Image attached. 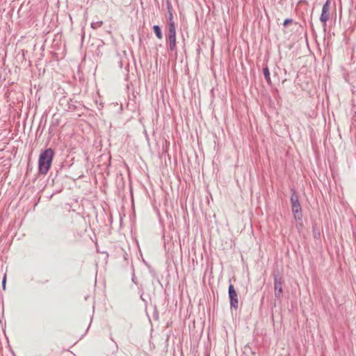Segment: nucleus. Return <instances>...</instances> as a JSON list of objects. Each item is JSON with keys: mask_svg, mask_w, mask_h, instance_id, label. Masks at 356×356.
Segmentation results:
<instances>
[{"mask_svg": "<svg viewBox=\"0 0 356 356\" xmlns=\"http://www.w3.org/2000/svg\"><path fill=\"white\" fill-rule=\"evenodd\" d=\"M176 36V28L175 24L168 25V34L167 37Z\"/></svg>", "mask_w": 356, "mask_h": 356, "instance_id": "1a4fd4ad", "label": "nucleus"}, {"mask_svg": "<svg viewBox=\"0 0 356 356\" xmlns=\"http://www.w3.org/2000/svg\"><path fill=\"white\" fill-rule=\"evenodd\" d=\"M153 31L155 33L156 38L158 39H162L163 33L161 31V29L159 25H154L152 27Z\"/></svg>", "mask_w": 356, "mask_h": 356, "instance_id": "6e6552de", "label": "nucleus"}, {"mask_svg": "<svg viewBox=\"0 0 356 356\" xmlns=\"http://www.w3.org/2000/svg\"><path fill=\"white\" fill-rule=\"evenodd\" d=\"M54 156V152L51 148L42 151L38 160V171L41 175H47L49 172Z\"/></svg>", "mask_w": 356, "mask_h": 356, "instance_id": "f257e3e1", "label": "nucleus"}, {"mask_svg": "<svg viewBox=\"0 0 356 356\" xmlns=\"http://www.w3.org/2000/svg\"><path fill=\"white\" fill-rule=\"evenodd\" d=\"M275 297L277 300H281L283 293V280L282 276L277 274H273Z\"/></svg>", "mask_w": 356, "mask_h": 356, "instance_id": "7ed1b4c3", "label": "nucleus"}, {"mask_svg": "<svg viewBox=\"0 0 356 356\" xmlns=\"http://www.w3.org/2000/svg\"><path fill=\"white\" fill-rule=\"evenodd\" d=\"M228 294L231 307L237 309L238 307V295L234 289V286L232 284L229 285Z\"/></svg>", "mask_w": 356, "mask_h": 356, "instance_id": "20e7f679", "label": "nucleus"}, {"mask_svg": "<svg viewBox=\"0 0 356 356\" xmlns=\"http://www.w3.org/2000/svg\"><path fill=\"white\" fill-rule=\"evenodd\" d=\"M103 24L102 21H97V22H92L90 24L91 28L94 29H97L99 27H101Z\"/></svg>", "mask_w": 356, "mask_h": 356, "instance_id": "9b49d317", "label": "nucleus"}, {"mask_svg": "<svg viewBox=\"0 0 356 356\" xmlns=\"http://www.w3.org/2000/svg\"><path fill=\"white\" fill-rule=\"evenodd\" d=\"M167 8H168V13H172V6L168 0L167 1Z\"/></svg>", "mask_w": 356, "mask_h": 356, "instance_id": "ddd939ff", "label": "nucleus"}, {"mask_svg": "<svg viewBox=\"0 0 356 356\" xmlns=\"http://www.w3.org/2000/svg\"><path fill=\"white\" fill-rule=\"evenodd\" d=\"M168 25H170L171 23L172 24H175L174 20H173V15H172V13H168Z\"/></svg>", "mask_w": 356, "mask_h": 356, "instance_id": "f8f14e48", "label": "nucleus"}, {"mask_svg": "<svg viewBox=\"0 0 356 356\" xmlns=\"http://www.w3.org/2000/svg\"><path fill=\"white\" fill-rule=\"evenodd\" d=\"M292 194L291 195V209L296 220H301L302 218V207L300 203L299 202L298 195H297L296 191L292 188L291 190Z\"/></svg>", "mask_w": 356, "mask_h": 356, "instance_id": "f03ea898", "label": "nucleus"}, {"mask_svg": "<svg viewBox=\"0 0 356 356\" xmlns=\"http://www.w3.org/2000/svg\"><path fill=\"white\" fill-rule=\"evenodd\" d=\"M140 298L143 301L145 302L146 300L143 298V293L140 294Z\"/></svg>", "mask_w": 356, "mask_h": 356, "instance_id": "a211bd4d", "label": "nucleus"}, {"mask_svg": "<svg viewBox=\"0 0 356 356\" xmlns=\"http://www.w3.org/2000/svg\"><path fill=\"white\" fill-rule=\"evenodd\" d=\"M330 1L327 0L323 4L322 8L321 14L320 16V21L323 24V26H326V22L329 20L330 14Z\"/></svg>", "mask_w": 356, "mask_h": 356, "instance_id": "39448f33", "label": "nucleus"}, {"mask_svg": "<svg viewBox=\"0 0 356 356\" xmlns=\"http://www.w3.org/2000/svg\"><path fill=\"white\" fill-rule=\"evenodd\" d=\"M353 122L356 124V113L353 115L352 118Z\"/></svg>", "mask_w": 356, "mask_h": 356, "instance_id": "dca6fc26", "label": "nucleus"}, {"mask_svg": "<svg viewBox=\"0 0 356 356\" xmlns=\"http://www.w3.org/2000/svg\"><path fill=\"white\" fill-rule=\"evenodd\" d=\"M292 22V19H289V18H287L286 19H284V22H283V26H288L289 24H291Z\"/></svg>", "mask_w": 356, "mask_h": 356, "instance_id": "4468645a", "label": "nucleus"}, {"mask_svg": "<svg viewBox=\"0 0 356 356\" xmlns=\"http://www.w3.org/2000/svg\"><path fill=\"white\" fill-rule=\"evenodd\" d=\"M312 231H313V236L315 238H320L321 237V233H320V231L319 229H318L316 228V225H314L312 226Z\"/></svg>", "mask_w": 356, "mask_h": 356, "instance_id": "9d476101", "label": "nucleus"}, {"mask_svg": "<svg viewBox=\"0 0 356 356\" xmlns=\"http://www.w3.org/2000/svg\"><path fill=\"white\" fill-rule=\"evenodd\" d=\"M166 41L169 44V49L171 51H175L177 48L176 36L167 37Z\"/></svg>", "mask_w": 356, "mask_h": 356, "instance_id": "423d86ee", "label": "nucleus"}, {"mask_svg": "<svg viewBox=\"0 0 356 356\" xmlns=\"http://www.w3.org/2000/svg\"><path fill=\"white\" fill-rule=\"evenodd\" d=\"M263 73H264V78H265L266 82L268 83V84L271 85L272 83H271V79L270 77V72H269V69L267 65H265L264 67Z\"/></svg>", "mask_w": 356, "mask_h": 356, "instance_id": "0eeeda50", "label": "nucleus"}, {"mask_svg": "<svg viewBox=\"0 0 356 356\" xmlns=\"http://www.w3.org/2000/svg\"><path fill=\"white\" fill-rule=\"evenodd\" d=\"M136 279L135 275H134V274H133V276H132V278H131V280H132V282H133L134 283L137 284V282H136Z\"/></svg>", "mask_w": 356, "mask_h": 356, "instance_id": "f3484780", "label": "nucleus"}, {"mask_svg": "<svg viewBox=\"0 0 356 356\" xmlns=\"http://www.w3.org/2000/svg\"><path fill=\"white\" fill-rule=\"evenodd\" d=\"M6 277L4 276L3 280H2V288L3 290L6 289Z\"/></svg>", "mask_w": 356, "mask_h": 356, "instance_id": "2eb2a0df", "label": "nucleus"}]
</instances>
